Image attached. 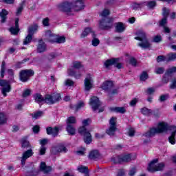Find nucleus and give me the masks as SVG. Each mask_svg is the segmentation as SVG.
Here are the masks:
<instances>
[{"mask_svg":"<svg viewBox=\"0 0 176 176\" xmlns=\"http://www.w3.org/2000/svg\"><path fill=\"white\" fill-rule=\"evenodd\" d=\"M91 122V121L89 118L84 120L82 121V126L78 129V133L81 134V135H83L85 144H90L92 141L91 134H90V132L87 131V129H86V126H89Z\"/></svg>","mask_w":176,"mask_h":176,"instance_id":"nucleus-1","label":"nucleus"},{"mask_svg":"<svg viewBox=\"0 0 176 176\" xmlns=\"http://www.w3.org/2000/svg\"><path fill=\"white\" fill-rule=\"evenodd\" d=\"M138 36L135 37L136 41H140V43L138 44V46L142 47V49H149L151 47V43L146 38V34L142 30H140L136 33Z\"/></svg>","mask_w":176,"mask_h":176,"instance_id":"nucleus-2","label":"nucleus"},{"mask_svg":"<svg viewBox=\"0 0 176 176\" xmlns=\"http://www.w3.org/2000/svg\"><path fill=\"white\" fill-rule=\"evenodd\" d=\"M147 170L150 173H155L156 171H163V170H164V164H157V159L154 160L150 162L147 168Z\"/></svg>","mask_w":176,"mask_h":176,"instance_id":"nucleus-3","label":"nucleus"},{"mask_svg":"<svg viewBox=\"0 0 176 176\" xmlns=\"http://www.w3.org/2000/svg\"><path fill=\"white\" fill-rule=\"evenodd\" d=\"M61 100L60 94H53L52 95L47 94L44 98V102L48 105H53Z\"/></svg>","mask_w":176,"mask_h":176,"instance_id":"nucleus-4","label":"nucleus"},{"mask_svg":"<svg viewBox=\"0 0 176 176\" xmlns=\"http://www.w3.org/2000/svg\"><path fill=\"white\" fill-rule=\"evenodd\" d=\"M116 130V118L112 117L109 120V126L106 133L108 135H114Z\"/></svg>","mask_w":176,"mask_h":176,"instance_id":"nucleus-5","label":"nucleus"},{"mask_svg":"<svg viewBox=\"0 0 176 176\" xmlns=\"http://www.w3.org/2000/svg\"><path fill=\"white\" fill-rule=\"evenodd\" d=\"M34 76V71L32 69H25L21 71L19 74L20 80L21 82H27L31 76Z\"/></svg>","mask_w":176,"mask_h":176,"instance_id":"nucleus-6","label":"nucleus"},{"mask_svg":"<svg viewBox=\"0 0 176 176\" xmlns=\"http://www.w3.org/2000/svg\"><path fill=\"white\" fill-rule=\"evenodd\" d=\"M118 63H119V58L107 60L104 62V67L105 68H109L111 65H116V68L118 69H122V68H123V64Z\"/></svg>","mask_w":176,"mask_h":176,"instance_id":"nucleus-7","label":"nucleus"},{"mask_svg":"<svg viewBox=\"0 0 176 176\" xmlns=\"http://www.w3.org/2000/svg\"><path fill=\"white\" fill-rule=\"evenodd\" d=\"M113 19L105 18L104 19H102L99 23V27L102 30H109V28H112V23Z\"/></svg>","mask_w":176,"mask_h":176,"instance_id":"nucleus-8","label":"nucleus"},{"mask_svg":"<svg viewBox=\"0 0 176 176\" xmlns=\"http://www.w3.org/2000/svg\"><path fill=\"white\" fill-rule=\"evenodd\" d=\"M0 86L3 87L1 89V93L4 97H6L8 94L6 93L10 92V83L9 81L5 80H0Z\"/></svg>","mask_w":176,"mask_h":176,"instance_id":"nucleus-9","label":"nucleus"},{"mask_svg":"<svg viewBox=\"0 0 176 176\" xmlns=\"http://www.w3.org/2000/svg\"><path fill=\"white\" fill-rule=\"evenodd\" d=\"M157 134L166 133L168 130V124L166 122H159L157 127H153Z\"/></svg>","mask_w":176,"mask_h":176,"instance_id":"nucleus-10","label":"nucleus"},{"mask_svg":"<svg viewBox=\"0 0 176 176\" xmlns=\"http://www.w3.org/2000/svg\"><path fill=\"white\" fill-rule=\"evenodd\" d=\"M89 105L92 107V109L94 111H96L100 108V107H101V102H100V100L97 96H92L90 98Z\"/></svg>","mask_w":176,"mask_h":176,"instance_id":"nucleus-11","label":"nucleus"},{"mask_svg":"<svg viewBox=\"0 0 176 176\" xmlns=\"http://www.w3.org/2000/svg\"><path fill=\"white\" fill-rule=\"evenodd\" d=\"M72 6L74 10L79 12V10L85 9V3L83 2V0H74Z\"/></svg>","mask_w":176,"mask_h":176,"instance_id":"nucleus-12","label":"nucleus"},{"mask_svg":"<svg viewBox=\"0 0 176 176\" xmlns=\"http://www.w3.org/2000/svg\"><path fill=\"white\" fill-rule=\"evenodd\" d=\"M58 8L61 11V12H66L68 13V12H71V10L73 9L72 8V4L68 1H65L64 3H62L58 6Z\"/></svg>","mask_w":176,"mask_h":176,"instance_id":"nucleus-13","label":"nucleus"},{"mask_svg":"<svg viewBox=\"0 0 176 176\" xmlns=\"http://www.w3.org/2000/svg\"><path fill=\"white\" fill-rule=\"evenodd\" d=\"M33 155H34V151H32V149H29L23 152L21 157V164H22V166H24L25 164V162L27 161V159H30V157H31Z\"/></svg>","mask_w":176,"mask_h":176,"instance_id":"nucleus-14","label":"nucleus"},{"mask_svg":"<svg viewBox=\"0 0 176 176\" xmlns=\"http://www.w3.org/2000/svg\"><path fill=\"white\" fill-rule=\"evenodd\" d=\"M85 89L87 91H89L91 89L93 88V78L91 76L88 75L84 80Z\"/></svg>","mask_w":176,"mask_h":176,"instance_id":"nucleus-15","label":"nucleus"},{"mask_svg":"<svg viewBox=\"0 0 176 176\" xmlns=\"http://www.w3.org/2000/svg\"><path fill=\"white\" fill-rule=\"evenodd\" d=\"M45 39L51 43H56L57 39V35L52 32L50 30H47L45 32Z\"/></svg>","mask_w":176,"mask_h":176,"instance_id":"nucleus-16","label":"nucleus"},{"mask_svg":"<svg viewBox=\"0 0 176 176\" xmlns=\"http://www.w3.org/2000/svg\"><path fill=\"white\" fill-rule=\"evenodd\" d=\"M67 74L69 76H74L76 79H80L83 71L76 72L74 69H69L67 70Z\"/></svg>","mask_w":176,"mask_h":176,"instance_id":"nucleus-17","label":"nucleus"},{"mask_svg":"<svg viewBox=\"0 0 176 176\" xmlns=\"http://www.w3.org/2000/svg\"><path fill=\"white\" fill-rule=\"evenodd\" d=\"M116 163H122V162H131V155L130 154L123 155V156H118L116 157Z\"/></svg>","mask_w":176,"mask_h":176,"instance_id":"nucleus-18","label":"nucleus"},{"mask_svg":"<svg viewBox=\"0 0 176 176\" xmlns=\"http://www.w3.org/2000/svg\"><path fill=\"white\" fill-rule=\"evenodd\" d=\"M19 18H16L15 19V27H12L9 29L10 32H11L12 35H17L19 31H20V29L19 28Z\"/></svg>","mask_w":176,"mask_h":176,"instance_id":"nucleus-19","label":"nucleus"},{"mask_svg":"<svg viewBox=\"0 0 176 176\" xmlns=\"http://www.w3.org/2000/svg\"><path fill=\"white\" fill-rule=\"evenodd\" d=\"M170 130L172 131V133L170 136L169 137V142L172 145H174L175 144V134H176V126H170Z\"/></svg>","mask_w":176,"mask_h":176,"instance_id":"nucleus-20","label":"nucleus"},{"mask_svg":"<svg viewBox=\"0 0 176 176\" xmlns=\"http://www.w3.org/2000/svg\"><path fill=\"white\" fill-rule=\"evenodd\" d=\"M112 87H113V82L112 81H105L101 85V88L107 91H109Z\"/></svg>","mask_w":176,"mask_h":176,"instance_id":"nucleus-21","label":"nucleus"},{"mask_svg":"<svg viewBox=\"0 0 176 176\" xmlns=\"http://www.w3.org/2000/svg\"><path fill=\"white\" fill-rule=\"evenodd\" d=\"M47 134H51L53 137H57L58 135V129L57 127H48L47 128Z\"/></svg>","mask_w":176,"mask_h":176,"instance_id":"nucleus-22","label":"nucleus"},{"mask_svg":"<svg viewBox=\"0 0 176 176\" xmlns=\"http://www.w3.org/2000/svg\"><path fill=\"white\" fill-rule=\"evenodd\" d=\"M156 131H155V128H151L149 131H146L143 134V137H146V138H152V137H155L156 135Z\"/></svg>","mask_w":176,"mask_h":176,"instance_id":"nucleus-23","label":"nucleus"},{"mask_svg":"<svg viewBox=\"0 0 176 176\" xmlns=\"http://www.w3.org/2000/svg\"><path fill=\"white\" fill-rule=\"evenodd\" d=\"M37 52L38 53H43V52H46V44H45V43L42 40L39 41L38 42Z\"/></svg>","mask_w":176,"mask_h":176,"instance_id":"nucleus-24","label":"nucleus"},{"mask_svg":"<svg viewBox=\"0 0 176 176\" xmlns=\"http://www.w3.org/2000/svg\"><path fill=\"white\" fill-rule=\"evenodd\" d=\"M77 170L79 173L85 174V176H90L89 175V168H87V166L80 165L78 166Z\"/></svg>","mask_w":176,"mask_h":176,"instance_id":"nucleus-25","label":"nucleus"},{"mask_svg":"<svg viewBox=\"0 0 176 176\" xmlns=\"http://www.w3.org/2000/svg\"><path fill=\"white\" fill-rule=\"evenodd\" d=\"M40 169L41 170V171H43L45 174H47V173H50V171H52V167L47 166L46 163H45V162L41 163Z\"/></svg>","mask_w":176,"mask_h":176,"instance_id":"nucleus-26","label":"nucleus"},{"mask_svg":"<svg viewBox=\"0 0 176 176\" xmlns=\"http://www.w3.org/2000/svg\"><path fill=\"white\" fill-rule=\"evenodd\" d=\"M66 130L68 134H70V135H75V133L76 132V129H75V126L70 124H67Z\"/></svg>","mask_w":176,"mask_h":176,"instance_id":"nucleus-27","label":"nucleus"},{"mask_svg":"<svg viewBox=\"0 0 176 176\" xmlns=\"http://www.w3.org/2000/svg\"><path fill=\"white\" fill-rule=\"evenodd\" d=\"M28 31V34L32 36V35H34V34H35L36 31H38V25L34 24L30 25Z\"/></svg>","mask_w":176,"mask_h":176,"instance_id":"nucleus-28","label":"nucleus"},{"mask_svg":"<svg viewBox=\"0 0 176 176\" xmlns=\"http://www.w3.org/2000/svg\"><path fill=\"white\" fill-rule=\"evenodd\" d=\"M8 14H9V12L3 9L1 10V12H0V17L1 19V23H6V19H8V17L6 16H8Z\"/></svg>","mask_w":176,"mask_h":176,"instance_id":"nucleus-29","label":"nucleus"},{"mask_svg":"<svg viewBox=\"0 0 176 176\" xmlns=\"http://www.w3.org/2000/svg\"><path fill=\"white\" fill-rule=\"evenodd\" d=\"M126 29V26H124V24L122 23H118L116 25V31L117 32H123L124 30Z\"/></svg>","mask_w":176,"mask_h":176,"instance_id":"nucleus-30","label":"nucleus"},{"mask_svg":"<svg viewBox=\"0 0 176 176\" xmlns=\"http://www.w3.org/2000/svg\"><path fill=\"white\" fill-rule=\"evenodd\" d=\"M34 98L36 102H38V104H41L42 102H44V101H45V98H43L42 95H41L39 94H36L34 96Z\"/></svg>","mask_w":176,"mask_h":176,"instance_id":"nucleus-31","label":"nucleus"},{"mask_svg":"<svg viewBox=\"0 0 176 176\" xmlns=\"http://www.w3.org/2000/svg\"><path fill=\"white\" fill-rule=\"evenodd\" d=\"M89 156V158L94 160L100 157V153H98L97 150H95V151H91Z\"/></svg>","mask_w":176,"mask_h":176,"instance_id":"nucleus-32","label":"nucleus"},{"mask_svg":"<svg viewBox=\"0 0 176 176\" xmlns=\"http://www.w3.org/2000/svg\"><path fill=\"white\" fill-rule=\"evenodd\" d=\"M89 34H94V32H93V30H91V28H86L81 34V38H86V36L89 35Z\"/></svg>","mask_w":176,"mask_h":176,"instance_id":"nucleus-33","label":"nucleus"},{"mask_svg":"<svg viewBox=\"0 0 176 176\" xmlns=\"http://www.w3.org/2000/svg\"><path fill=\"white\" fill-rule=\"evenodd\" d=\"M8 122V116L3 113H0V124H5Z\"/></svg>","mask_w":176,"mask_h":176,"instance_id":"nucleus-34","label":"nucleus"},{"mask_svg":"<svg viewBox=\"0 0 176 176\" xmlns=\"http://www.w3.org/2000/svg\"><path fill=\"white\" fill-rule=\"evenodd\" d=\"M21 147L22 148H31V145L30 144V142L25 139H22L21 140Z\"/></svg>","mask_w":176,"mask_h":176,"instance_id":"nucleus-35","label":"nucleus"},{"mask_svg":"<svg viewBox=\"0 0 176 176\" xmlns=\"http://www.w3.org/2000/svg\"><path fill=\"white\" fill-rule=\"evenodd\" d=\"M92 36H93V40H92V45H94V47L98 46L100 45V40L97 38H96V34H94V33H92Z\"/></svg>","mask_w":176,"mask_h":176,"instance_id":"nucleus-36","label":"nucleus"},{"mask_svg":"<svg viewBox=\"0 0 176 176\" xmlns=\"http://www.w3.org/2000/svg\"><path fill=\"white\" fill-rule=\"evenodd\" d=\"M141 112L143 115H146V116H148L149 115H152V110H151L146 107L142 109Z\"/></svg>","mask_w":176,"mask_h":176,"instance_id":"nucleus-37","label":"nucleus"},{"mask_svg":"<svg viewBox=\"0 0 176 176\" xmlns=\"http://www.w3.org/2000/svg\"><path fill=\"white\" fill-rule=\"evenodd\" d=\"M142 6H144V3H133L131 8L133 9V10H138V9H140V8H142Z\"/></svg>","mask_w":176,"mask_h":176,"instance_id":"nucleus-38","label":"nucleus"},{"mask_svg":"<svg viewBox=\"0 0 176 176\" xmlns=\"http://www.w3.org/2000/svg\"><path fill=\"white\" fill-rule=\"evenodd\" d=\"M168 61H174L176 60V53H170L167 55Z\"/></svg>","mask_w":176,"mask_h":176,"instance_id":"nucleus-39","label":"nucleus"},{"mask_svg":"<svg viewBox=\"0 0 176 176\" xmlns=\"http://www.w3.org/2000/svg\"><path fill=\"white\" fill-rule=\"evenodd\" d=\"M111 12H109V10L104 9L100 13V16L101 17H107V16H109Z\"/></svg>","mask_w":176,"mask_h":176,"instance_id":"nucleus-40","label":"nucleus"},{"mask_svg":"<svg viewBox=\"0 0 176 176\" xmlns=\"http://www.w3.org/2000/svg\"><path fill=\"white\" fill-rule=\"evenodd\" d=\"M76 118L75 117H69L67 120V124H75Z\"/></svg>","mask_w":176,"mask_h":176,"instance_id":"nucleus-41","label":"nucleus"},{"mask_svg":"<svg viewBox=\"0 0 176 176\" xmlns=\"http://www.w3.org/2000/svg\"><path fill=\"white\" fill-rule=\"evenodd\" d=\"M31 41H32V36L28 34L23 41V45H28V43H31Z\"/></svg>","mask_w":176,"mask_h":176,"instance_id":"nucleus-42","label":"nucleus"},{"mask_svg":"<svg viewBox=\"0 0 176 176\" xmlns=\"http://www.w3.org/2000/svg\"><path fill=\"white\" fill-rule=\"evenodd\" d=\"M64 42H65V37L64 36H56V40L55 41V43H64Z\"/></svg>","mask_w":176,"mask_h":176,"instance_id":"nucleus-43","label":"nucleus"},{"mask_svg":"<svg viewBox=\"0 0 176 176\" xmlns=\"http://www.w3.org/2000/svg\"><path fill=\"white\" fill-rule=\"evenodd\" d=\"M82 65L80 62H74L73 63L72 68H70L69 69H74V68L79 69L80 68H82Z\"/></svg>","mask_w":176,"mask_h":176,"instance_id":"nucleus-44","label":"nucleus"},{"mask_svg":"<svg viewBox=\"0 0 176 176\" xmlns=\"http://www.w3.org/2000/svg\"><path fill=\"white\" fill-rule=\"evenodd\" d=\"M114 112H118V113H124L126 109L124 107H115L113 108Z\"/></svg>","mask_w":176,"mask_h":176,"instance_id":"nucleus-45","label":"nucleus"},{"mask_svg":"<svg viewBox=\"0 0 176 176\" xmlns=\"http://www.w3.org/2000/svg\"><path fill=\"white\" fill-rule=\"evenodd\" d=\"M43 116V113L42 111H37L32 115L33 119H39Z\"/></svg>","mask_w":176,"mask_h":176,"instance_id":"nucleus-46","label":"nucleus"},{"mask_svg":"<svg viewBox=\"0 0 176 176\" xmlns=\"http://www.w3.org/2000/svg\"><path fill=\"white\" fill-rule=\"evenodd\" d=\"M56 54H54V53L50 54L47 56V61H48L49 63H52V61H53V60H54V58H56Z\"/></svg>","mask_w":176,"mask_h":176,"instance_id":"nucleus-47","label":"nucleus"},{"mask_svg":"<svg viewBox=\"0 0 176 176\" xmlns=\"http://www.w3.org/2000/svg\"><path fill=\"white\" fill-rule=\"evenodd\" d=\"M118 94V89H113L112 87L109 91V97H112V96Z\"/></svg>","mask_w":176,"mask_h":176,"instance_id":"nucleus-48","label":"nucleus"},{"mask_svg":"<svg viewBox=\"0 0 176 176\" xmlns=\"http://www.w3.org/2000/svg\"><path fill=\"white\" fill-rule=\"evenodd\" d=\"M175 72H176V67H173L170 69H168V71L166 72V73L165 74L166 75H171V74H174Z\"/></svg>","mask_w":176,"mask_h":176,"instance_id":"nucleus-49","label":"nucleus"},{"mask_svg":"<svg viewBox=\"0 0 176 176\" xmlns=\"http://www.w3.org/2000/svg\"><path fill=\"white\" fill-rule=\"evenodd\" d=\"M5 61H3L1 63V78H3L5 76Z\"/></svg>","mask_w":176,"mask_h":176,"instance_id":"nucleus-50","label":"nucleus"},{"mask_svg":"<svg viewBox=\"0 0 176 176\" xmlns=\"http://www.w3.org/2000/svg\"><path fill=\"white\" fill-rule=\"evenodd\" d=\"M56 151L58 152H67V148L63 145H60L58 147H56Z\"/></svg>","mask_w":176,"mask_h":176,"instance_id":"nucleus-51","label":"nucleus"},{"mask_svg":"<svg viewBox=\"0 0 176 176\" xmlns=\"http://www.w3.org/2000/svg\"><path fill=\"white\" fill-rule=\"evenodd\" d=\"M162 14H163V16L165 18L168 17V14H170V10L166 8H164Z\"/></svg>","mask_w":176,"mask_h":176,"instance_id":"nucleus-52","label":"nucleus"},{"mask_svg":"<svg viewBox=\"0 0 176 176\" xmlns=\"http://www.w3.org/2000/svg\"><path fill=\"white\" fill-rule=\"evenodd\" d=\"M155 74H162L164 73V68L163 67H157L155 70Z\"/></svg>","mask_w":176,"mask_h":176,"instance_id":"nucleus-53","label":"nucleus"},{"mask_svg":"<svg viewBox=\"0 0 176 176\" xmlns=\"http://www.w3.org/2000/svg\"><path fill=\"white\" fill-rule=\"evenodd\" d=\"M74 82L71 79H67L65 81V85L66 86H74Z\"/></svg>","mask_w":176,"mask_h":176,"instance_id":"nucleus-54","label":"nucleus"},{"mask_svg":"<svg viewBox=\"0 0 176 176\" xmlns=\"http://www.w3.org/2000/svg\"><path fill=\"white\" fill-rule=\"evenodd\" d=\"M148 79V74L145 72H144L141 75H140V80H146Z\"/></svg>","mask_w":176,"mask_h":176,"instance_id":"nucleus-55","label":"nucleus"},{"mask_svg":"<svg viewBox=\"0 0 176 176\" xmlns=\"http://www.w3.org/2000/svg\"><path fill=\"white\" fill-rule=\"evenodd\" d=\"M134 134H135V131L134 130V129L133 128L129 129L128 132V135L129 137H134Z\"/></svg>","mask_w":176,"mask_h":176,"instance_id":"nucleus-56","label":"nucleus"},{"mask_svg":"<svg viewBox=\"0 0 176 176\" xmlns=\"http://www.w3.org/2000/svg\"><path fill=\"white\" fill-rule=\"evenodd\" d=\"M137 173V169L135 168H132L129 173V176H134L135 175V173Z\"/></svg>","mask_w":176,"mask_h":176,"instance_id":"nucleus-57","label":"nucleus"},{"mask_svg":"<svg viewBox=\"0 0 176 176\" xmlns=\"http://www.w3.org/2000/svg\"><path fill=\"white\" fill-rule=\"evenodd\" d=\"M147 6L150 9H152V8H155V6H156V2L155 1H150L148 3Z\"/></svg>","mask_w":176,"mask_h":176,"instance_id":"nucleus-58","label":"nucleus"},{"mask_svg":"<svg viewBox=\"0 0 176 176\" xmlns=\"http://www.w3.org/2000/svg\"><path fill=\"white\" fill-rule=\"evenodd\" d=\"M83 107H85V102H79L76 106V109L78 111V109H80V108H83Z\"/></svg>","mask_w":176,"mask_h":176,"instance_id":"nucleus-59","label":"nucleus"},{"mask_svg":"<svg viewBox=\"0 0 176 176\" xmlns=\"http://www.w3.org/2000/svg\"><path fill=\"white\" fill-rule=\"evenodd\" d=\"M39 153L40 155H45L46 153V147H45V146H41Z\"/></svg>","mask_w":176,"mask_h":176,"instance_id":"nucleus-60","label":"nucleus"},{"mask_svg":"<svg viewBox=\"0 0 176 176\" xmlns=\"http://www.w3.org/2000/svg\"><path fill=\"white\" fill-rule=\"evenodd\" d=\"M168 98V94L162 95L160 97V101L162 102L163 101H166V100H167Z\"/></svg>","mask_w":176,"mask_h":176,"instance_id":"nucleus-61","label":"nucleus"},{"mask_svg":"<svg viewBox=\"0 0 176 176\" xmlns=\"http://www.w3.org/2000/svg\"><path fill=\"white\" fill-rule=\"evenodd\" d=\"M162 41V36H155L154 38H153V42H155V43H159V42H161Z\"/></svg>","mask_w":176,"mask_h":176,"instance_id":"nucleus-62","label":"nucleus"},{"mask_svg":"<svg viewBox=\"0 0 176 176\" xmlns=\"http://www.w3.org/2000/svg\"><path fill=\"white\" fill-rule=\"evenodd\" d=\"M30 94H31V90L26 89L23 91V97H28V96H30Z\"/></svg>","mask_w":176,"mask_h":176,"instance_id":"nucleus-63","label":"nucleus"},{"mask_svg":"<svg viewBox=\"0 0 176 176\" xmlns=\"http://www.w3.org/2000/svg\"><path fill=\"white\" fill-rule=\"evenodd\" d=\"M125 173H124V170L123 169H120L118 171V173H117V176H124Z\"/></svg>","mask_w":176,"mask_h":176,"instance_id":"nucleus-64","label":"nucleus"}]
</instances>
